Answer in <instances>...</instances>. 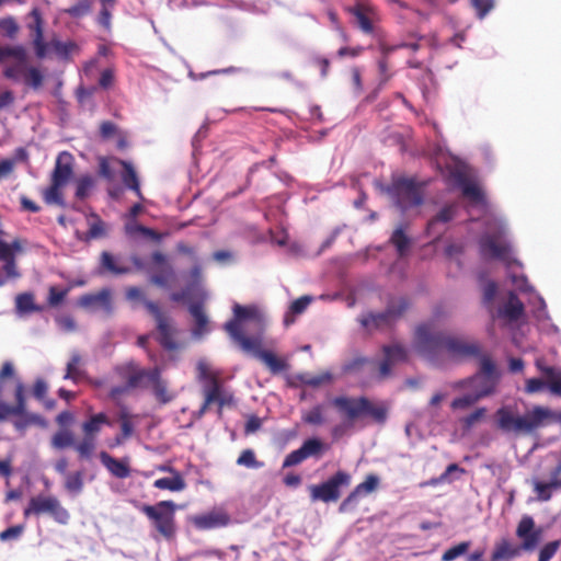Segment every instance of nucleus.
Masks as SVG:
<instances>
[{"label": "nucleus", "mask_w": 561, "mask_h": 561, "mask_svg": "<svg viewBox=\"0 0 561 561\" xmlns=\"http://www.w3.org/2000/svg\"><path fill=\"white\" fill-rule=\"evenodd\" d=\"M536 365L546 376L547 387L551 393L561 397V371L551 366H543L539 360H537Z\"/></svg>", "instance_id": "72a5a7b5"}, {"label": "nucleus", "mask_w": 561, "mask_h": 561, "mask_svg": "<svg viewBox=\"0 0 561 561\" xmlns=\"http://www.w3.org/2000/svg\"><path fill=\"white\" fill-rule=\"evenodd\" d=\"M388 193L401 211L420 206L423 203L422 190L412 179L398 178L393 180Z\"/></svg>", "instance_id": "9d476101"}, {"label": "nucleus", "mask_w": 561, "mask_h": 561, "mask_svg": "<svg viewBox=\"0 0 561 561\" xmlns=\"http://www.w3.org/2000/svg\"><path fill=\"white\" fill-rule=\"evenodd\" d=\"M415 347L426 358L434 360L443 353L456 360H466L481 356H489L482 352V346L477 341H468L460 337L447 336L436 331L431 323H422L415 329Z\"/></svg>", "instance_id": "f257e3e1"}, {"label": "nucleus", "mask_w": 561, "mask_h": 561, "mask_svg": "<svg viewBox=\"0 0 561 561\" xmlns=\"http://www.w3.org/2000/svg\"><path fill=\"white\" fill-rule=\"evenodd\" d=\"M500 380V373L491 356H481L479 370L472 377L460 382L463 387H470L481 398L494 393Z\"/></svg>", "instance_id": "6e6552de"}, {"label": "nucleus", "mask_w": 561, "mask_h": 561, "mask_svg": "<svg viewBox=\"0 0 561 561\" xmlns=\"http://www.w3.org/2000/svg\"><path fill=\"white\" fill-rule=\"evenodd\" d=\"M78 305L85 309L102 308L110 313L112 311L111 293L104 288L96 294L82 295L78 300Z\"/></svg>", "instance_id": "4be33fe9"}, {"label": "nucleus", "mask_w": 561, "mask_h": 561, "mask_svg": "<svg viewBox=\"0 0 561 561\" xmlns=\"http://www.w3.org/2000/svg\"><path fill=\"white\" fill-rule=\"evenodd\" d=\"M101 462L104 467L116 478L124 479L130 474L129 467L127 463L118 460L105 451L100 454Z\"/></svg>", "instance_id": "2f4dec72"}, {"label": "nucleus", "mask_w": 561, "mask_h": 561, "mask_svg": "<svg viewBox=\"0 0 561 561\" xmlns=\"http://www.w3.org/2000/svg\"><path fill=\"white\" fill-rule=\"evenodd\" d=\"M92 7V0H79L71 7L64 9V12L71 18H81L87 15Z\"/></svg>", "instance_id": "09e8293b"}, {"label": "nucleus", "mask_w": 561, "mask_h": 561, "mask_svg": "<svg viewBox=\"0 0 561 561\" xmlns=\"http://www.w3.org/2000/svg\"><path fill=\"white\" fill-rule=\"evenodd\" d=\"M239 466L247 468H260L262 462L256 460L255 454L252 449H244L237 459Z\"/></svg>", "instance_id": "bf43d9fd"}, {"label": "nucleus", "mask_w": 561, "mask_h": 561, "mask_svg": "<svg viewBox=\"0 0 561 561\" xmlns=\"http://www.w3.org/2000/svg\"><path fill=\"white\" fill-rule=\"evenodd\" d=\"M332 405L348 422L369 416L376 423L382 424L387 420V408L383 404H374L366 397L340 396L332 400Z\"/></svg>", "instance_id": "20e7f679"}, {"label": "nucleus", "mask_w": 561, "mask_h": 561, "mask_svg": "<svg viewBox=\"0 0 561 561\" xmlns=\"http://www.w3.org/2000/svg\"><path fill=\"white\" fill-rule=\"evenodd\" d=\"M517 536L523 541V548L533 550L540 539V528H517Z\"/></svg>", "instance_id": "ea45409f"}, {"label": "nucleus", "mask_w": 561, "mask_h": 561, "mask_svg": "<svg viewBox=\"0 0 561 561\" xmlns=\"http://www.w3.org/2000/svg\"><path fill=\"white\" fill-rule=\"evenodd\" d=\"M89 230L81 238L82 241L89 242L91 240L105 238L107 236L106 224L95 213H90L87 217Z\"/></svg>", "instance_id": "c85d7f7f"}, {"label": "nucleus", "mask_w": 561, "mask_h": 561, "mask_svg": "<svg viewBox=\"0 0 561 561\" xmlns=\"http://www.w3.org/2000/svg\"><path fill=\"white\" fill-rule=\"evenodd\" d=\"M160 367L142 368L135 360L126 362L115 367V373L134 389H147L150 387L154 375Z\"/></svg>", "instance_id": "ddd939ff"}, {"label": "nucleus", "mask_w": 561, "mask_h": 561, "mask_svg": "<svg viewBox=\"0 0 561 561\" xmlns=\"http://www.w3.org/2000/svg\"><path fill=\"white\" fill-rule=\"evenodd\" d=\"M147 311L153 317L156 322V340L165 351H175L179 348L176 341L178 329L173 319L163 311L157 302H146Z\"/></svg>", "instance_id": "1a4fd4ad"}, {"label": "nucleus", "mask_w": 561, "mask_h": 561, "mask_svg": "<svg viewBox=\"0 0 561 561\" xmlns=\"http://www.w3.org/2000/svg\"><path fill=\"white\" fill-rule=\"evenodd\" d=\"M390 242L397 249L399 256H404L411 244V240L404 233L402 227L397 228L392 232L390 237Z\"/></svg>", "instance_id": "a19ab883"}, {"label": "nucleus", "mask_w": 561, "mask_h": 561, "mask_svg": "<svg viewBox=\"0 0 561 561\" xmlns=\"http://www.w3.org/2000/svg\"><path fill=\"white\" fill-rule=\"evenodd\" d=\"M30 18L32 21L27 24V28L32 34L35 54L37 58L43 59L48 53L49 45L44 41V21L39 9L33 8L30 12Z\"/></svg>", "instance_id": "dca6fc26"}, {"label": "nucleus", "mask_w": 561, "mask_h": 561, "mask_svg": "<svg viewBox=\"0 0 561 561\" xmlns=\"http://www.w3.org/2000/svg\"><path fill=\"white\" fill-rule=\"evenodd\" d=\"M461 190L463 196L468 197L469 199L479 203L483 199V194L481 190L474 184L466 179L461 180Z\"/></svg>", "instance_id": "6e6d98bb"}, {"label": "nucleus", "mask_w": 561, "mask_h": 561, "mask_svg": "<svg viewBox=\"0 0 561 561\" xmlns=\"http://www.w3.org/2000/svg\"><path fill=\"white\" fill-rule=\"evenodd\" d=\"M28 68L30 66L27 51L24 48L22 57H15L12 64H8L4 66L2 70V76L5 79H9L13 82H21Z\"/></svg>", "instance_id": "b1692460"}, {"label": "nucleus", "mask_w": 561, "mask_h": 561, "mask_svg": "<svg viewBox=\"0 0 561 561\" xmlns=\"http://www.w3.org/2000/svg\"><path fill=\"white\" fill-rule=\"evenodd\" d=\"M197 379L205 383L203 389H217V393H226L218 377L211 371L205 360H199L196 365Z\"/></svg>", "instance_id": "bb28decb"}, {"label": "nucleus", "mask_w": 561, "mask_h": 561, "mask_svg": "<svg viewBox=\"0 0 561 561\" xmlns=\"http://www.w3.org/2000/svg\"><path fill=\"white\" fill-rule=\"evenodd\" d=\"M302 421L311 425H321L324 423L323 409L321 405L313 407L302 416Z\"/></svg>", "instance_id": "052dcab7"}, {"label": "nucleus", "mask_w": 561, "mask_h": 561, "mask_svg": "<svg viewBox=\"0 0 561 561\" xmlns=\"http://www.w3.org/2000/svg\"><path fill=\"white\" fill-rule=\"evenodd\" d=\"M383 356L387 357L393 365L397 363L405 362L408 359V352L401 344L385 345L382 347Z\"/></svg>", "instance_id": "79ce46f5"}, {"label": "nucleus", "mask_w": 561, "mask_h": 561, "mask_svg": "<svg viewBox=\"0 0 561 561\" xmlns=\"http://www.w3.org/2000/svg\"><path fill=\"white\" fill-rule=\"evenodd\" d=\"M73 175V156L68 151L58 154L50 176V185L43 191V199L47 205L64 207L62 188Z\"/></svg>", "instance_id": "39448f33"}, {"label": "nucleus", "mask_w": 561, "mask_h": 561, "mask_svg": "<svg viewBox=\"0 0 561 561\" xmlns=\"http://www.w3.org/2000/svg\"><path fill=\"white\" fill-rule=\"evenodd\" d=\"M556 417L561 423V413L554 415L550 410L535 407L525 415H514L510 408L496 411L497 426L505 433L529 434L543 425L545 420Z\"/></svg>", "instance_id": "7ed1b4c3"}, {"label": "nucleus", "mask_w": 561, "mask_h": 561, "mask_svg": "<svg viewBox=\"0 0 561 561\" xmlns=\"http://www.w3.org/2000/svg\"><path fill=\"white\" fill-rule=\"evenodd\" d=\"M262 337L259 336V343L254 348L243 350L244 352L252 353L256 358L262 360L268 370L276 375L287 370L288 364L284 358L276 356L273 352L261 350Z\"/></svg>", "instance_id": "aec40b11"}, {"label": "nucleus", "mask_w": 561, "mask_h": 561, "mask_svg": "<svg viewBox=\"0 0 561 561\" xmlns=\"http://www.w3.org/2000/svg\"><path fill=\"white\" fill-rule=\"evenodd\" d=\"M65 488L71 493H75V494L80 493L83 488L82 473L75 472V473L67 474Z\"/></svg>", "instance_id": "13d9d810"}, {"label": "nucleus", "mask_w": 561, "mask_h": 561, "mask_svg": "<svg viewBox=\"0 0 561 561\" xmlns=\"http://www.w3.org/2000/svg\"><path fill=\"white\" fill-rule=\"evenodd\" d=\"M197 526H226L229 523V516L222 512H210L196 518Z\"/></svg>", "instance_id": "4c0bfd02"}, {"label": "nucleus", "mask_w": 561, "mask_h": 561, "mask_svg": "<svg viewBox=\"0 0 561 561\" xmlns=\"http://www.w3.org/2000/svg\"><path fill=\"white\" fill-rule=\"evenodd\" d=\"M480 399H482L477 392L467 393L462 397L456 398L451 402V408L457 409H467L474 403H477Z\"/></svg>", "instance_id": "4d7b16f0"}, {"label": "nucleus", "mask_w": 561, "mask_h": 561, "mask_svg": "<svg viewBox=\"0 0 561 561\" xmlns=\"http://www.w3.org/2000/svg\"><path fill=\"white\" fill-rule=\"evenodd\" d=\"M150 388L153 397L160 404H168L175 398V394L169 390L168 381L162 378L161 368L154 375Z\"/></svg>", "instance_id": "393cba45"}, {"label": "nucleus", "mask_w": 561, "mask_h": 561, "mask_svg": "<svg viewBox=\"0 0 561 561\" xmlns=\"http://www.w3.org/2000/svg\"><path fill=\"white\" fill-rule=\"evenodd\" d=\"M479 19H484L494 8V0H471Z\"/></svg>", "instance_id": "69168bd1"}, {"label": "nucleus", "mask_w": 561, "mask_h": 561, "mask_svg": "<svg viewBox=\"0 0 561 561\" xmlns=\"http://www.w3.org/2000/svg\"><path fill=\"white\" fill-rule=\"evenodd\" d=\"M121 423V431L123 439L129 438L134 433V424L131 422V415L126 409H122L118 414Z\"/></svg>", "instance_id": "5fc2aeb1"}, {"label": "nucleus", "mask_w": 561, "mask_h": 561, "mask_svg": "<svg viewBox=\"0 0 561 561\" xmlns=\"http://www.w3.org/2000/svg\"><path fill=\"white\" fill-rule=\"evenodd\" d=\"M82 357L79 353H73L66 367V374L64 379H69L73 382H78L82 377L85 376V371L82 369Z\"/></svg>", "instance_id": "e433bc0d"}, {"label": "nucleus", "mask_w": 561, "mask_h": 561, "mask_svg": "<svg viewBox=\"0 0 561 561\" xmlns=\"http://www.w3.org/2000/svg\"><path fill=\"white\" fill-rule=\"evenodd\" d=\"M534 486V492L536 493V499L540 502H547L552 496V489L549 482H542L540 480L534 479L531 482Z\"/></svg>", "instance_id": "864d4df0"}, {"label": "nucleus", "mask_w": 561, "mask_h": 561, "mask_svg": "<svg viewBox=\"0 0 561 561\" xmlns=\"http://www.w3.org/2000/svg\"><path fill=\"white\" fill-rule=\"evenodd\" d=\"M299 379L305 386L317 388L322 385L332 382L333 375L330 371H323L314 376L305 374L300 376Z\"/></svg>", "instance_id": "a18cd8bd"}, {"label": "nucleus", "mask_w": 561, "mask_h": 561, "mask_svg": "<svg viewBox=\"0 0 561 561\" xmlns=\"http://www.w3.org/2000/svg\"><path fill=\"white\" fill-rule=\"evenodd\" d=\"M516 554V551L511 547L507 541H503L495 547L492 552L491 560L492 561H502L508 560Z\"/></svg>", "instance_id": "603ef678"}, {"label": "nucleus", "mask_w": 561, "mask_h": 561, "mask_svg": "<svg viewBox=\"0 0 561 561\" xmlns=\"http://www.w3.org/2000/svg\"><path fill=\"white\" fill-rule=\"evenodd\" d=\"M126 232L128 234L140 233L144 237L149 238V239H151V240H153L156 242H160L162 240V238H163L162 233L157 232L152 228H148V227H145V226L138 225V224L127 225L126 226Z\"/></svg>", "instance_id": "49530a36"}, {"label": "nucleus", "mask_w": 561, "mask_h": 561, "mask_svg": "<svg viewBox=\"0 0 561 561\" xmlns=\"http://www.w3.org/2000/svg\"><path fill=\"white\" fill-rule=\"evenodd\" d=\"M301 448L307 458L319 457L324 449V444L319 438H309L302 443Z\"/></svg>", "instance_id": "8fccbe9b"}, {"label": "nucleus", "mask_w": 561, "mask_h": 561, "mask_svg": "<svg viewBox=\"0 0 561 561\" xmlns=\"http://www.w3.org/2000/svg\"><path fill=\"white\" fill-rule=\"evenodd\" d=\"M50 443L51 446L56 449L73 447L76 444L75 435L72 431L68 428H61L53 435Z\"/></svg>", "instance_id": "58836bf2"}, {"label": "nucleus", "mask_w": 561, "mask_h": 561, "mask_svg": "<svg viewBox=\"0 0 561 561\" xmlns=\"http://www.w3.org/2000/svg\"><path fill=\"white\" fill-rule=\"evenodd\" d=\"M410 301L405 297L391 299L385 311L367 312L359 317L358 321L367 331L383 330L392 328L409 309Z\"/></svg>", "instance_id": "423d86ee"}, {"label": "nucleus", "mask_w": 561, "mask_h": 561, "mask_svg": "<svg viewBox=\"0 0 561 561\" xmlns=\"http://www.w3.org/2000/svg\"><path fill=\"white\" fill-rule=\"evenodd\" d=\"M15 308L21 313H30L41 310V308L34 304V296L31 293L19 294L15 297Z\"/></svg>", "instance_id": "c03bdc74"}, {"label": "nucleus", "mask_w": 561, "mask_h": 561, "mask_svg": "<svg viewBox=\"0 0 561 561\" xmlns=\"http://www.w3.org/2000/svg\"><path fill=\"white\" fill-rule=\"evenodd\" d=\"M103 425L111 426L112 423L105 413L100 412L91 415L87 421H84L81 425V430L84 436L96 439V436L101 432Z\"/></svg>", "instance_id": "c756f323"}, {"label": "nucleus", "mask_w": 561, "mask_h": 561, "mask_svg": "<svg viewBox=\"0 0 561 561\" xmlns=\"http://www.w3.org/2000/svg\"><path fill=\"white\" fill-rule=\"evenodd\" d=\"M175 505L172 501H162L156 505H144L141 512L156 526H169L173 522Z\"/></svg>", "instance_id": "f3484780"}, {"label": "nucleus", "mask_w": 561, "mask_h": 561, "mask_svg": "<svg viewBox=\"0 0 561 561\" xmlns=\"http://www.w3.org/2000/svg\"><path fill=\"white\" fill-rule=\"evenodd\" d=\"M0 30L7 37L14 38L19 31V25L13 18L9 16L0 20Z\"/></svg>", "instance_id": "338daca9"}, {"label": "nucleus", "mask_w": 561, "mask_h": 561, "mask_svg": "<svg viewBox=\"0 0 561 561\" xmlns=\"http://www.w3.org/2000/svg\"><path fill=\"white\" fill-rule=\"evenodd\" d=\"M206 294L197 284H190L180 291H174L170 295L173 302H186L188 300H196L188 306V311L195 320L193 334L202 336L207 332L208 318L203 309V300Z\"/></svg>", "instance_id": "0eeeda50"}, {"label": "nucleus", "mask_w": 561, "mask_h": 561, "mask_svg": "<svg viewBox=\"0 0 561 561\" xmlns=\"http://www.w3.org/2000/svg\"><path fill=\"white\" fill-rule=\"evenodd\" d=\"M525 313L522 300L514 291L508 293L506 302L499 309L497 316L508 321H517Z\"/></svg>", "instance_id": "5701e85b"}, {"label": "nucleus", "mask_w": 561, "mask_h": 561, "mask_svg": "<svg viewBox=\"0 0 561 561\" xmlns=\"http://www.w3.org/2000/svg\"><path fill=\"white\" fill-rule=\"evenodd\" d=\"M117 163L122 165L123 173H122V182L123 184L131 190L140 199H142V194L140 190V183L138 175L133 167V164L128 161L116 159Z\"/></svg>", "instance_id": "cd10ccee"}, {"label": "nucleus", "mask_w": 561, "mask_h": 561, "mask_svg": "<svg viewBox=\"0 0 561 561\" xmlns=\"http://www.w3.org/2000/svg\"><path fill=\"white\" fill-rule=\"evenodd\" d=\"M21 82H23L27 88L36 91L43 87L44 75L38 68L30 66Z\"/></svg>", "instance_id": "37998d69"}, {"label": "nucleus", "mask_w": 561, "mask_h": 561, "mask_svg": "<svg viewBox=\"0 0 561 561\" xmlns=\"http://www.w3.org/2000/svg\"><path fill=\"white\" fill-rule=\"evenodd\" d=\"M469 549V542H460L449 549H447L443 557V561H453L457 559L458 557L465 554L467 550Z\"/></svg>", "instance_id": "0e129e2a"}, {"label": "nucleus", "mask_w": 561, "mask_h": 561, "mask_svg": "<svg viewBox=\"0 0 561 561\" xmlns=\"http://www.w3.org/2000/svg\"><path fill=\"white\" fill-rule=\"evenodd\" d=\"M131 268L118 256L108 251H102L99 259V274H111L114 276L127 275Z\"/></svg>", "instance_id": "412c9836"}, {"label": "nucleus", "mask_w": 561, "mask_h": 561, "mask_svg": "<svg viewBox=\"0 0 561 561\" xmlns=\"http://www.w3.org/2000/svg\"><path fill=\"white\" fill-rule=\"evenodd\" d=\"M170 471L173 472V477H171V478L165 477V478L157 479L153 482V486L157 489H160V490H169V491H173V492H179V491L184 490L186 486V483H185L183 477L178 471H174L172 469H170Z\"/></svg>", "instance_id": "c9c22d12"}, {"label": "nucleus", "mask_w": 561, "mask_h": 561, "mask_svg": "<svg viewBox=\"0 0 561 561\" xmlns=\"http://www.w3.org/2000/svg\"><path fill=\"white\" fill-rule=\"evenodd\" d=\"M204 393V402L201 409L197 412V417H202L209 405L213 403H217L219 408H224L226 404H230L232 401V396L229 393H217V389H203Z\"/></svg>", "instance_id": "a878e982"}, {"label": "nucleus", "mask_w": 561, "mask_h": 561, "mask_svg": "<svg viewBox=\"0 0 561 561\" xmlns=\"http://www.w3.org/2000/svg\"><path fill=\"white\" fill-rule=\"evenodd\" d=\"M379 486V478L376 474H368L362 483L355 486V489L347 495V497L341 503L340 510L346 512L356 505L359 497L365 496L375 492Z\"/></svg>", "instance_id": "6ab92c4d"}, {"label": "nucleus", "mask_w": 561, "mask_h": 561, "mask_svg": "<svg viewBox=\"0 0 561 561\" xmlns=\"http://www.w3.org/2000/svg\"><path fill=\"white\" fill-rule=\"evenodd\" d=\"M233 319L225 323L224 329L242 350L254 348L265 329V318L259 307L233 306Z\"/></svg>", "instance_id": "f03ea898"}, {"label": "nucleus", "mask_w": 561, "mask_h": 561, "mask_svg": "<svg viewBox=\"0 0 561 561\" xmlns=\"http://www.w3.org/2000/svg\"><path fill=\"white\" fill-rule=\"evenodd\" d=\"M94 186V180L90 175L81 176L77 180L76 197L84 199L89 196L91 190Z\"/></svg>", "instance_id": "3c124183"}, {"label": "nucleus", "mask_w": 561, "mask_h": 561, "mask_svg": "<svg viewBox=\"0 0 561 561\" xmlns=\"http://www.w3.org/2000/svg\"><path fill=\"white\" fill-rule=\"evenodd\" d=\"M480 254L484 259L508 262L511 245L500 234H484L479 240Z\"/></svg>", "instance_id": "4468645a"}, {"label": "nucleus", "mask_w": 561, "mask_h": 561, "mask_svg": "<svg viewBox=\"0 0 561 561\" xmlns=\"http://www.w3.org/2000/svg\"><path fill=\"white\" fill-rule=\"evenodd\" d=\"M68 294V289H59L56 286H51L48 293V305L50 307L59 306Z\"/></svg>", "instance_id": "774afa93"}, {"label": "nucleus", "mask_w": 561, "mask_h": 561, "mask_svg": "<svg viewBox=\"0 0 561 561\" xmlns=\"http://www.w3.org/2000/svg\"><path fill=\"white\" fill-rule=\"evenodd\" d=\"M24 515H49L58 524H67L69 519V513L60 502L54 496L45 495L32 497L24 510Z\"/></svg>", "instance_id": "f8f14e48"}, {"label": "nucleus", "mask_w": 561, "mask_h": 561, "mask_svg": "<svg viewBox=\"0 0 561 561\" xmlns=\"http://www.w3.org/2000/svg\"><path fill=\"white\" fill-rule=\"evenodd\" d=\"M355 19L356 26L365 34H374L375 24L379 21L376 9L369 4L357 2L345 9Z\"/></svg>", "instance_id": "2eb2a0df"}, {"label": "nucleus", "mask_w": 561, "mask_h": 561, "mask_svg": "<svg viewBox=\"0 0 561 561\" xmlns=\"http://www.w3.org/2000/svg\"><path fill=\"white\" fill-rule=\"evenodd\" d=\"M151 261L158 267V271L150 276V282L161 288L168 287L175 278L172 265L169 264L167 256L160 251H154L151 254Z\"/></svg>", "instance_id": "a211bd4d"}, {"label": "nucleus", "mask_w": 561, "mask_h": 561, "mask_svg": "<svg viewBox=\"0 0 561 561\" xmlns=\"http://www.w3.org/2000/svg\"><path fill=\"white\" fill-rule=\"evenodd\" d=\"M50 46L54 48L56 54L60 57H68V55L77 48L76 43L69 41V42H61L58 39H53L50 43Z\"/></svg>", "instance_id": "680f3d73"}, {"label": "nucleus", "mask_w": 561, "mask_h": 561, "mask_svg": "<svg viewBox=\"0 0 561 561\" xmlns=\"http://www.w3.org/2000/svg\"><path fill=\"white\" fill-rule=\"evenodd\" d=\"M24 47L22 45L15 46H0V64H3L7 59L23 56Z\"/></svg>", "instance_id": "e2e57ef3"}, {"label": "nucleus", "mask_w": 561, "mask_h": 561, "mask_svg": "<svg viewBox=\"0 0 561 561\" xmlns=\"http://www.w3.org/2000/svg\"><path fill=\"white\" fill-rule=\"evenodd\" d=\"M313 298L311 296L305 295L297 299H295L286 312L284 317V324L289 327L295 322V316L304 313L308 306L312 302Z\"/></svg>", "instance_id": "f704fd0d"}, {"label": "nucleus", "mask_w": 561, "mask_h": 561, "mask_svg": "<svg viewBox=\"0 0 561 561\" xmlns=\"http://www.w3.org/2000/svg\"><path fill=\"white\" fill-rule=\"evenodd\" d=\"M96 446V439L83 435V438L78 444H75V449L82 459H89Z\"/></svg>", "instance_id": "de8ad7c7"}, {"label": "nucleus", "mask_w": 561, "mask_h": 561, "mask_svg": "<svg viewBox=\"0 0 561 561\" xmlns=\"http://www.w3.org/2000/svg\"><path fill=\"white\" fill-rule=\"evenodd\" d=\"M351 484L350 473L339 470L329 480L320 484H311L308 490L312 502H336L341 496L340 488Z\"/></svg>", "instance_id": "9b49d317"}, {"label": "nucleus", "mask_w": 561, "mask_h": 561, "mask_svg": "<svg viewBox=\"0 0 561 561\" xmlns=\"http://www.w3.org/2000/svg\"><path fill=\"white\" fill-rule=\"evenodd\" d=\"M16 419L13 421V425L16 431L23 433L31 425H42L44 423L41 415L35 413H28L26 411V400L23 398V412L14 414Z\"/></svg>", "instance_id": "473e14b6"}, {"label": "nucleus", "mask_w": 561, "mask_h": 561, "mask_svg": "<svg viewBox=\"0 0 561 561\" xmlns=\"http://www.w3.org/2000/svg\"><path fill=\"white\" fill-rule=\"evenodd\" d=\"M456 215V206L455 205H447L445 207H443L438 214L428 221L427 224V233L431 234V236H434L435 238H438L440 237V234L443 233V230H437V226L439 224H447L449 222L450 220L454 219Z\"/></svg>", "instance_id": "7c9ffc66"}]
</instances>
